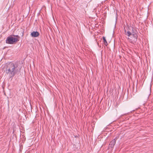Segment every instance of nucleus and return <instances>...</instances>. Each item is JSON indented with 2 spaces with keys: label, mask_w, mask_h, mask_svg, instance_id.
I'll list each match as a JSON object with an SVG mask.
<instances>
[{
  "label": "nucleus",
  "mask_w": 153,
  "mask_h": 153,
  "mask_svg": "<svg viewBox=\"0 0 153 153\" xmlns=\"http://www.w3.org/2000/svg\"><path fill=\"white\" fill-rule=\"evenodd\" d=\"M17 67L14 63L12 62H10L7 65L5 73L8 75L10 78H12V79L16 75L18 70V69H16Z\"/></svg>",
  "instance_id": "obj_1"
},
{
  "label": "nucleus",
  "mask_w": 153,
  "mask_h": 153,
  "mask_svg": "<svg viewBox=\"0 0 153 153\" xmlns=\"http://www.w3.org/2000/svg\"><path fill=\"white\" fill-rule=\"evenodd\" d=\"M23 35V33H22V36Z\"/></svg>",
  "instance_id": "obj_8"
},
{
  "label": "nucleus",
  "mask_w": 153,
  "mask_h": 153,
  "mask_svg": "<svg viewBox=\"0 0 153 153\" xmlns=\"http://www.w3.org/2000/svg\"><path fill=\"white\" fill-rule=\"evenodd\" d=\"M17 40L15 39V37L12 35H10L7 37L6 40V43L9 44H15L17 42Z\"/></svg>",
  "instance_id": "obj_3"
},
{
  "label": "nucleus",
  "mask_w": 153,
  "mask_h": 153,
  "mask_svg": "<svg viewBox=\"0 0 153 153\" xmlns=\"http://www.w3.org/2000/svg\"><path fill=\"white\" fill-rule=\"evenodd\" d=\"M12 36L14 37H15V39H16L17 40V42H18L19 41V38H20V36H19L18 35H12Z\"/></svg>",
  "instance_id": "obj_7"
},
{
  "label": "nucleus",
  "mask_w": 153,
  "mask_h": 153,
  "mask_svg": "<svg viewBox=\"0 0 153 153\" xmlns=\"http://www.w3.org/2000/svg\"><path fill=\"white\" fill-rule=\"evenodd\" d=\"M39 33L37 31H33L31 34V36L33 37H36L39 36Z\"/></svg>",
  "instance_id": "obj_5"
},
{
  "label": "nucleus",
  "mask_w": 153,
  "mask_h": 153,
  "mask_svg": "<svg viewBox=\"0 0 153 153\" xmlns=\"http://www.w3.org/2000/svg\"><path fill=\"white\" fill-rule=\"evenodd\" d=\"M102 39H103V40L104 42V45L106 46H107L108 45V43L106 41V40L105 39V37L104 36H103L102 37Z\"/></svg>",
  "instance_id": "obj_6"
},
{
  "label": "nucleus",
  "mask_w": 153,
  "mask_h": 153,
  "mask_svg": "<svg viewBox=\"0 0 153 153\" xmlns=\"http://www.w3.org/2000/svg\"><path fill=\"white\" fill-rule=\"evenodd\" d=\"M117 138L116 137L114 139H113L112 140H111L109 144V146L108 147L110 148V147L111 148H112L115 145L116 143V140H117Z\"/></svg>",
  "instance_id": "obj_4"
},
{
  "label": "nucleus",
  "mask_w": 153,
  "mask_h": 153,
  "mask_svg": "<svg viewBox=\"0 0 153 153\" xmlns=\"http://www.w3.org/2000/svg\"><path fill=\"white\" fill-rule=\"evenodd\" d=\"M135 30V29L134 28L131 27H128V31L127 32L126 30L125 31V35L129 37L131 35L133 36L134 38L133 40L130 38H128L129 41L131 43H133V42H135L137 40V36L136 35L134 32Z\"/></svg>",
  "instance_id": "obj_2"
}]
</instances>
